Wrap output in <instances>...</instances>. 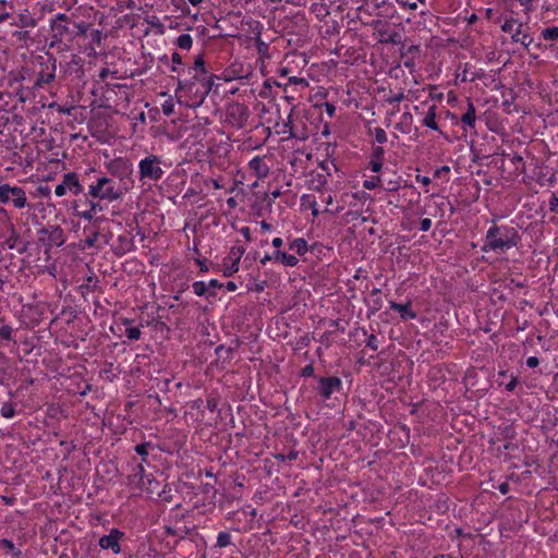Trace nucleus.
Masks as SVG:
<instances>
[{
  "label": "nucleus",
  "mask_w": 558,
  "mask_h": 558,
  "mask_svg": "<svg viewBox=\"0 0 558 558\" xmlns=\"http://www.w3.org/2000/svg\"><path fill=\"white\" fill-rule=\"evenodd\" d=\"M238 252L239 254L235 257L229 256L225 258V265L227 266L225 269V276H231L233 272L238 271L241 256L244 254V247L239 246Z\"/></svg>",
  "instance_id": "obj_23"
},
{
  "label": "nucleus",
  "mask_w": 558,
  "mask_h": 558,
  "mask_svg": "<svg viewBox=\"0 0 558 558\" xmlns=\"http://www.w3.org/2000/svg\"><path fill=\"white\" fill-rule=\"evenodd\" d=\"M247 169L252 175L256 178V180L251 183L252 187L257 185V180L264 179L269 174L270 167L266 162V157L255 156L248 161Z\"/></svg>",
  "instance_id": "obj_12"
},
{
  "label": "nucleus",
  "mask_w": 558,
  "mask_h": 558,
  "mask_svg": "<svg viewBox=\"0 0 558 558\" xmlns=\"http://www.w3.org/2000/svg\"><path fill=\"white\" fill-rule=\"evenodd\" d=\"M385 150L381 146H376L373 148L372 159L373 160H380L384 158Z\"/></svg>",
  "instance_id": "obj_54"
},
{
  "label": "nucleus",
  "mask_w": 558,
  "mask_h": 558,
  "mask_svg": "<svg viewBox=\"0 0 558 558\" xmlns=\"http://www.w3.org/2000/svg\"><path fill=\"white\" fill-rule=\"evenodd\" d=\"M160 165L161 160L156 155H149L142 159L138 163L140 180L143 183L160 180L165 174Z\"/></svg>",
  "instance_id": "obj_8"
},
{
  "label": "nucleus",
  "mask_w": 558,
  "mask_h": 558,
  "mask_svg": "<svg viewBox=\"0 0 558 558\" xmlns=\"http://www.w3.org/2000/svg\"><path fill=\"white\" fill-rule=\"evenodd\" d=\"M541 37L545 41L555 43L558 41V26L546 27L541 32Z\"/></svg>",
  "instance_id": "obj_30"
},
{
  "label": "nucleus",
  "mask_w": 558,
  "mask_h": 558,
  "mask_svg": "<svg viewBox=\"0 0 558 558\" xmlns=\"http://www.w3.org/2000/svg\"><path fill=\"white\" fill-rule=\"evenodd\" d=\"M56 63L57 59L52 54H47V60L41 62V70L35 82L37 86L50 84L54 80Z\"/></svg>",
  "instance_id": "obj_13"
},
{
  "label": "nucleus",
  "mask_w": 558,
  "mask_h": 558,
  "mask_svg": "<svg viewBox=\"0 0 558 558\" xmlns=\"http://www.w3.org/2000/svg\"><path fill=\"white\" fill-rule=\"evenodd\" d=\"M545 48L550 51L556 60H558V45L555 43H548L546 44Z\"/></svg>",
  "instance_id": "obj_60"
},
{
  "label": "nucleus",
  "mask_w": 558,
  "mask_h": 558,
  "mask_svg": "<svg viewBox=\"0 0 558 558\" xmlns=\"http://www.w3.org/2000/svg\"><path fill=\"white\" fill-rule=\"evenodd\" d=\"M194 293L198 296L205 295L207 292L209 295H214V292H209L207 284L204 281H195L192 284Z\"/></svg>",
  "instance_id": "obj_38"
},
{
  "label": "nucleus",
  "mask_w": 558,
  "mask_h": 558,
  "mask_svg": "<svg viewBox=\"0 0 558 558\" xmlns=\"http://www.w3.org/2000/svg\"><path fill=\"white\" fill-rule=\"evenodd\" d=\"M270 259H274L276 263H280V264H283V265L290 266V267H293L299 263V258L296 256L288 254V253L279 251V250L275 251L272 256L265 255L260 259V263L265 264L266 260H270Z\"/></svg>",
  "instance_id": "obj_18"
},
{
  "label": "nucleus",
  "mask_w": 558,
  "mask_h": 558,
  "mask_svg": "<svg viewBox=\"0 0 558 558\" xmlns=\"http://www.w3.org/2000/svg\"><path fill=\"white\" fill-rule=\"evenodd\" d=\"M0 548L10 550L14 558L21 557V550H16L13 542L8 538L0 539Z\"/></svg>",
  "instance_id": "obj_36"
},
{
  "label": "nucleus",
  "mask_w": 558,
  "mask_h": 558,
  "mask_svg": "<svg viewBox=\"0 0 558 558\" xmlns=\"http://www.w3.org/2000/svg\"><path fill=\"white\" fill-rule=\"evenodd\" d=\"M1 415L4 418H11L15 414L14 404L12 402H4L0 410Z\"/></svg>",
  "instance_id": "obj_40"
},
{
  "label": "nucleus",
  "mask_w": 558,
  "mask_h": 558,
  "mask_svg": "<svg viewBox=\"0 0 558 558\" xmlns=\"http://www.w3.org/2000/svg\"><path fill=\"white\" fill-rule=\"evenodd\" d=\"M217 408H218V401L216 400V398H214V397L207 398V400H206V409L209 412L214 413L217 410Z\"/></svg>",
  "instance_id": "obj_55"
},
{
  "label": "nucleus",
  "mask_w": 558,
  "mask_h": 558,
  "mask_svg": "<svg viewBox=\"0 0 558 558\" xmlns=\"http://www.w3.org/2000/svg\"><path fill=\"white\" fill-rule=\"evenodd\" d=\"M432 227V220L429 218H424L420 221V230L421 231H428Z\"/></svg>",
  "instance_id": "obj_62"
},
{
  "label": "nucleus",
  "mask_w": 558,
  "mask_h": 558,
  "mask_svg": "<svg viewBox=\"0 0 558 558\" xmlns=\"http://www.w3.org/2000/svg\"><path fill=\"white\" fill-rule=\"evenodd\" d=\"M379 181H380L379 177L372 178L371 180H365L363 182V187L366 190H374L378 185Z\"/></svg>",
  "instance_id": "obj_50"
},
{
  "label": "nucleus",
  "mask_w": 558,
  "mask_h": 558,
  "mask_svg": "<svg viewBox=\"0 0 558 558\" xmlns=\"http://www.w3.org/2000/svg\"><path fill=\"white\" fill-rule=\"evenodd\" d=\"M558 207V194H553L549 198V208L551 211H555Z\"/></svg>",
  "instance_id": "obj_64"
},
{
  "label": "nucleus",
  "mask_w": 558,
  "mask_h": 558,
  "mask_svg": "<svg viewBox=\"0 0 558 558\" xmlns=\"http://www.w3.org/2000/svg\"><path fill=\"white\" fill-rule=\"evenodd\" d=\"M166 532L169 535L184 537L190 531L186 525H166Z\"/></svg>",
  "instance_id": "obj_32"
},
{
  "label": "nucleus",
  "mask_w": 558,
  "mask_h": 558,
  "mask_svg": "<svg viewBox=\"0 0 558 558\" xmlns=\"http://www.w3.org/2000/svg\"><path fill=\"white\" fill-rule=\"evenodd\" d=\"M147 476L148 475H143V474L137 475V473L133 472V474H131L129 476V481L132 485H135L141 489V488H143V485L145 484Z\"/></svg>",
  "instance_id": "obj_41"
},
{
  "label": "nucleus",
  "mask_w": 558,
  "mask_h": 558,
  "mask_svg": "<svg viewBox=\"0 0 558 558\" xmlns=\"http://www.w3.org/2000/svg\"><path fill=\"white\" fill-rule=\"evenodd\" d=\"M289 83L294 85H301L302 88H306L308 86V83L305 78H300L296 76L289 77Z\"/></svg>",
  "instance_id": "obj_58"
},
{
  "label": "nucleus",
  "mask_w": 558,
  "mask_h": 558,
  "mask_svg": "<svg viewBox=\"0 0 558 558\" xmlns=\"http://www.w3.org/2000/svg\"><path fill=\"white\" fill-rule=\"evenodd\" d=\"M13 329L9 325H3L0 327V338L7 341L12 340Z\"/></svg>",
  "instance_id": "obj_44"
},
{
  "label": "nucleus",
  "mask_w": 558,
  "mask_h": 558,
  "mask_svg": "<svg viewBox=\"0 0 558 558\" xmlns=\"http://www.w3.org/2000/svg\"><path fill=\"white\" fill-rule=\"evenodd\" d=\"M436 118H437V106L436 105H432L428 108V111H427L425 118L423 119V125L428 128V129H432L434 131H438L439 128H438V124L436 122Z\"/></svg>",
  "instance_id": "obj_27"
},
{
  "label": "nucleus",
  "mask_w": 558,
  "mask_h": 558,
  "mask_svg": "<svg viewBox=\"0 0 558 558\" xmlns=\"http://www.w3.org/2000/svg\"><path fill=\"white\" fill-rule=\"evenodd\" d=\"M327 183V179L325 174L318 173L313 180V184H316L315 189L319 190Z\"/></svg>",
  "instance_id": "obj_51"
},
{
  "label": "nucleus",
  "mask_w": 558,
  "mask_h": 558,
  "mask_svg": "<svg viewBox=\"0 0 558 558\" xmlns=\"http://www.w3.org/2000/svg\"><path fill=\"white\" fill-rule=\"evenodd\" d=\"M37 193H38V195H40L43 197H49L50 196V189L47 185H39L37 187Z\"/></svg>",
  "instance_id": "obj_63"
},
{
  "label": "nucleus",
  "mask_w": 558,
  "mask_h": 558,
  "mask_svg": "<svg viewBox=\"0 0 558 558\" xmlns=\"http://www.w3.org/2000/svg\"><path fill=\"white\" fill-rule=\"evenodd\" d=\"M133 247V239L128 233H124L118 236L117 244L112 250L116 256H122L130 252Z\"/></svg>",
  "instance_id": "obj_19"
},
{
  "label": "nucleus",
  "mask_w": 558,
  "mask_h": 558,
  "mask_svg": "<svg viewBox=\"0 0 558 558\" xmlns=\"http://www.w3.org/2000/svg\"><path fill=\"white\" fill-rule=\"evenodd\" d=\"M517 23H518V22H517V20H507V21L502 24V26H501L502 32H505V33H512V34H513V33H514V31H515V29H513V26H514V24H517Z\"/></svg>",
  "instance_id": "obj_52"
},
{
  "label": "nucleus",
  "mask_w": 558,
  "mask_h": 558,
  "mask_svg": "<svg viewBox=\"0 0 558 558\" xmlns=\"http://www.w3.org/2000/svg\"><path fill=\"white\" fill-rule=\"evenodd\" d=\"M89 35H90L92 43H95L97 45L101 44L104 35L100 29H93Z\"/></svg>",
  "instance_id": "obj_48"
},
{
  "label": "nucleus",
  "mask_w": 558,
  "mask_h": 558,
  "mask_svg": "<svg viewBox=\"0 0 558 558\" xmlns=\"http://www.w3.org/2000/svg\"><path fill=\"white\" fill-rule=\"evenodd\" d=\"M124 533L118 529H111L108 535L100 537L98 544L102 549H110L113 554L121 553L120 539Z\"/></svg>",
  "instance_id": "obj_14"
},
{
  "label": "nucleus",
  "mask_w": 558,
  "mask_h": 558,
  "mask_svg": "<svg viewBox=\"0 0 558 558\" xmlns=\"http://www.w3.org/2000/svg\"><path fill=\"white\" fill-rule=\"evenodd\" d=\"M301 376H303V377H313L314 376V366L312 363L302 368Z\"/></svg>",
  "instance_id": "obj_59"
},
{
  "label": "nucleus",
  "mask_w": 558,
  "mask_h": 558,
  "mask_svg": "<svg viewBox=\"0 0 558 558\" xmlns=\"http://www.w3.org/2000/svg\"><path fill=\"white\" fill-rule=\"evenodd\" d=\"M89 29V24L85 23V22H81V23H76L75 21H73V40L76 38V37H80V36H85L87 34Z\"/></svg>",
  "instance_id": "obj_34"
},
{
  "label": "nucleus",
  "mask_w": 558,
  "mask_h": 558,
  "mask_svg": "<svg viewBox=\"0 0 558 558\" xmlns=\"http://www.w3.org/2000/svg\"><path fill=\"white\" fill-rule=\"evenodd\" d=\"M217 544L219 547H225L230 544V535L226 532H221L218 535Z\"/></svg>",
  "instance_id": "obj_47"
},
{
  "label": "nucleus",
  "mask_w": 558,
  "mask_h": 558,
  "mask_svg": "<svg viewBox=\"0 0 558 558\" xmlns=\"http://www.w3.org/2000/svg\"><path fill=\"white\" fill-rule=\"evenodd\" d=\"M366 347H368L373 351H376L378 349V339L375 335L372 333L367 337Z\"/></svg>",
  "instance_id": "obj_49"
},
{
  "label": "nucleus",
  "mask_w": 558,
  "mask_h": 558,
  "mask_svg": "<svg viewBox=\"0 0 558 558\" xmlns=\"http://www.w3.org/2000/svg\"><path fill=\"white\" fill-rule=\"evenodd\" d=\"M73 208L75 211V216H78L81 218L88 220V225H92L97 218L88 208L84 209V210H80L78 205H76V204L74 205Z\"/></svg>",
  "instance_id": "obj_35"
},
{
  "label": "nucleus",
  "mask_w": 558,
  "mask_h": 558,
  "mask_svg": "<svg viewBox=\"0 0 558 558\" xmlns=\"http://www.w3.org/2000/svg\"><path fill=\"white\" fill-rule=\"evenodd\" d=\"M520 242L521 235L515 228L494 223L486 232L485 242L481 251L500 254L512 247H517Z\"/></svg>",
  "instance_id": "obj_3"
},
{
  "label": "nucleus",
  "mask_w": 558,
  "mask_h": 558,
  "mask_svg": "<svg viewBox=\"0 0 558 558\" xmlns=\"http://www.w3.org/2000/svg\"><path fill=\"white\" fill-rule=\"evenodd\" d=\"M461 122L464 124V125H468L470 128H474L475 126V122H476V110H475V107L473 105L472 101H468V109H466V112L464 114H462L461 117Z\"/></svg>",
  "instance_id": "obj_28"
},
{
  "label": "nucleus",
  "mask_w": 558,
  "mask_h": 558,
  "mask_svg": "<svg viewBox=\"0 0 558 558\" xmlns=\"http://www.w3.org/2000/svg\"><path fill=\"white\" fill-rule=\"evenodd\" d=\"M122 324L126 326L124 335L129 340H138L141 338V329L138 327L129 326L131 324V319L122 318Z\"/></svg>",
  "instance_id": "obj_29"
},
{
  "label": "nucleus",
  "mask_w": 558,
  "mask_h": 558,
  "mask_svg": "<svg viewBox=\"0 0 558 558\" xmlns=\"http://www.w3.org/2000/svg\"><path fill=\"white\" fill-rule=\"evenodd\" d=\"M52 35V41L50 47H53L56 43H72L73 41V20L64 13H59L50 23Z\"/></svg>",
  "instance_id": "obj_7"
},
{
  "label": "nucleus",
  "mask_w": 558,
  "mask_h": 558,
  "mask_svg": "<svg viewBox=\"0 0 558 558\" xmlns=\"http://www.w3.org/2000/svg\"><path fill=\"white\" fill-rule=\"evenodd\" d=\"M390 310L398 312L400 317L404 320L416 318V313L412 310V304L410 301H408L405 304H399L391 301Z\"/></svg>",
  "instance_id": "obj_22"
},
{
  "label": "nucleus",
  "mask_w": 558,
  "mask_h": 558,
  "mask_svg": "<svg viewBox=\"0 0 558 558\" xmlns=\"http://www.w3.org/2000/svg\"><path fill=\"white\" fill-rule=\"evenodd\" d=\"M220 27H234L236 31H240L244 25V17L241 15V12H229L225 17L220 21Z\"/></svg>",
  "instance_id": "obj_20"
},
{
  "label": "nucleus",
  "mask_w": 558,
  "mask_h": 558,
  "mask_svg": "<svg viewBox=\"0 0 558 558\" xmlns=\"http://www.w3.org/2000/svg\"><path fill=\"white\" fill-rule=\"evenodd\" d=\"M150 446L149 442H143V444H138L135 446L134 450L135 452L142 457V462L141 463H145L147 462V457H148V447Z\"/></svg>",
  "instance_id": "obj_39"
},
{
  "label": "nucleus",
  "mask_w": 558,
  "mask_h": 558,
  "mask_svg": "<svg viewBox=\"0 0 558 558\" xmlns=\"http://www.w3.org/2000/svg\"><path fill=\"white\" fill-rule=\"evenodd\" d=\"M375 140L379 144H384L387 142V134L384 129H381V128L375 129Z\"/></svg>",
  "instance_id": "obj_46"
},
{
  "label": "nucleus",
  "mask_w": 558,
  "mask_h": 558,
  "mask_svg": "<svg viewBox=\"0 0 558 558\" xmlns=\"http://www.w3.org/2000/svg\"><path fill=\"white\" fill-rule=\"evenodd\" d=\"M12 202L15 208H23L27 203L25 191L20 186H11L10 184L0 185V204Z\"/></svg>",
  "instance_id": "obj_10"
},
{
  "label": "nucleus",
  "mask_w": 558,
  "mask_h": 558,
  "mask_svg": "<svg viewBox=\"0 0 558 558\" xmlns=\"http://www.w3.org/2000/svg\"><path fill=\"white\" fill-rule=\"evenodd\" d=\"M294 117H295V106H293L291 108L288 119L283 123V130H291V129L295 128V124H293Z\"/></svg>",
  "instance_id": "obj_45"
},
{
  "label": "nucleus",
  "mask_w": 558,
  "mask_h": 558,
  "mask_svg": "<svg viewBox=\"0 0 558 558\" xmlns=\"http://www.w3.org/2000/svg\"><path fill=\"white\" fill-rule=\"evenodd\" d=\"M109 220L105 217H97L92 225H86L83 228V234L85 235V246L87 247H101L109 243L112 238V233L108 228Z\"/></svg>",
  "instance_id": "obj_5"
},
{
  "label": "nucleus",
  "mask_w": 558,
  "mask_h": 558,
  "mask_svg": "<svg viewBox=\"0 0 558 558\" xmlns=\"http://www.w3.org/2000/svg\"><path fill=\"white\" fill-rule=\"evenodd\" d=\"M283 134H287L286 138H296L299 141H306L310 136L307 126L305 123H302V125H295L294 129L291 130H283Z\"/></svg>",
  "instance_id": "obj_24"
},
{
  "label": "nucleus",
  "mask_w": 558,
  "mask_h": 558,
  "mask_svg": "<svg viewBox=\"0 0 558 558\" xmlns=\"http://www.w3.org/2000/svg\"><path fill=\"white\" fill-rule=\"evenodd\" d=\"M227 84L229 86L225 89L226 94L234 95V94H236L240 90V86L241 85L239 83L238 84H233V82H232V83H227Z\"/></svg>",
  "instance_id": "obj_61"
},
{
  "label": "nucleus",
  "mask_w": 558,
  "mask_h": 558,
  "mask_svg": "<svg viewBox=\"0 0 558 558\" xmlns=\"http://www.w3.org/2000/svg\"><path fill=\"white\" fill-rule=\"evenodd\" d=\"M227 118L232 125L241 129L244 124V106L239 102L230 105L227 109Z\"/></svg>",
  "instance_id": "obj_17"
},
{
  "label": "nucleus",
  "mask_w": 558,
  "mask_h": 558,
  "mask_svg": "<svg viewBox=\"0 0 558 558\" xmlns=\"http://www.w3.org/2000/svg\"><path fill=\"white\" fill-rule=\"evenodd\" d=\"M221 28L226 31L225 36L232 37V38H238V39L241 38L240 31H236L234 27L228 26V27H221Z\"/></svg>",
  "instance_id": "obj_53"
},
{
  "label": "nucleus",
  "mask_w": 558,
  "mask_h": 558,
  "mask_svg": "<svg viewBox=\"0 0 558 558\" xmlns=\"http://www.w3.org/2000/svg\"><path fill=\"white\" fill-rule=\"evenodd\" d=\"M160 486V482L151 474H149L145 481V484L143 485V488L141 489L145 490L149 495V498H154L159 494Z\"/></svg>",
  "instance_id": "obj_25"
},
{
  "label": "nucleus",
  "mask_w": 558,
  "mask_h": 558,
  "mask_svg": "<svg viewBox=\"0 0 558 558\" xmlns=\"http://www.w3.org/2000/svg\"><path fill=\"white\" fill-rule=\"evenodd\" d=\"M511 39L514 43H520L525 48V50L527 51V53L530 54L531 58H533L535 60L538 58L537 53L531 52V50H530V47L533 44V37L530 34L523 32L522 23L518 24V27L515 28L514 33L512 34Z\"/></svg>",
  "instance_id": "obj_16"
},
{
  "label": "nucleus",
  "mask_w": 558,
  "mask_h": 558,
  "mask_svg": "<svg viewBox=\"0 0 558 558\" xmlns=\"http://www.w3.org/2000/svg\"><path fill=\"white\" fill-rule=\"evenodd\" d=\"M49 108H56L59 113H64V114H71V111L73 110V107L65 108L56 102H51L49 105Z\"/></svg>",
  "instance_id": "obj_56"
},
{
  "label": "nucleus",
  "mask_w": 558,
  "mask_h": 558,
  "mask_svg": "<svg viewBox=\"0 0 558 558\" xmlns=\"http://www.w3.org/2000/svg\"><path fill=\"white\" fill-rule=\"evenodd\" d=\"M193 39L190 34H182L177 39V45L181 49L189 50L192 47Z\"/></svg>",
  "instance_id": "obj_37"
},
{
  "label": "nucleus",
  "mask_w": 558,
  "mask_h": 558,
  "mask_svg": "<svg viewBox=\"0 0 558 558\" xmlns=\"http://www.w3.org/2000/svg\"><path fill=\"white\" fill-rule=\"evenodd\" d=\"M403 99H404V94L402 92H400L398 94H395V95L388 97L387 102L390 105H393V104H399Z\"/></svg>",
  "instance_id": "obj_57"
},
{
  "label": "nucleus",
  "mask_w": 558,
  "mask_h": 558,
  "mask_svg": "<svg viewBox=\"0 0 558 558\" xmlns=\"http://www.w3.org/2000/svg\"><path fill=\"white\" fill-rule=\"evenodd\" d=\"M125 190L126 189H122L121 184L112 179L101 177L97 180L96 184L89 186L88 195L94 198L113 202L119 199Z\"/></svg>",
  "instance_id": "obj_6"
},
{
  "label": "nucleus",
  "mask_w": 558,
  "mask_h": 558,
  "mask_svg": "<svg viewBox=\"0 0 558 558\" xmlns=\"http://www.w3.org/2000/svg\"><path fill=\"white\" fill-rule=\"evenodd\" d=\"M214 77L213 74L204 77L194 74L190 80H178L175 93L179 101L182 102L181 99L184 98L186 107H199L213 88Z\"/></svg>",
  "instance_id": "obj_2"
},
{
  "label": "nucleus",
  "mask_w": 558,
  "mask_h": 558,
  "mask_svg": "<svg viewBox=\"0 0 558 558\" xmlns=\"http://www.w3.org/2000/svg\"><path fill=\"white\" fill-rule=\"evenodd\" d=\"M63 183L70 192L78 195L83 192V186L80 183L78 177L75 172H68L63 174Z\"/></svg>",
  "instance_id": "obj_21"
},
{
  "label": "nucleus",
  "mask_w": 558,
  "mask_h": 558,
  "mask_svg": "<svg viewBox=\"0 0 558 558\" xmlns=\"http://www.w3.org/2000/svg\"><path fill=\"white\" fill-rule=\"evenodd\" d=\"M289 248L295 251L299 255H304L307 252V242L304 239H294Z\"/></svg>",
  "instance_id": "obj_31"
},
{
  "label": "nucleus",
  "mask_w": 558,
  "mask_h": 558,
  "mask_svg": "<svg viewBox=\"0 0 558 558\" xmlns=\"http://www.w3.org/2000/svg\"><path fill=\"white\" fill-rule=\"evenodd\" d=\"M246 24L248 25L247 32L251 34L250 36L246 35V56L251 54L256 57V68H258L260 74L265 76V59L269 58V46L260 39V25L258 22H250Z\"/></svg>",
  "instance_id": "obj_4"
},
{
  "label": "nucleus",
  "mask_w": 558,
  "mask_h": 558,
  "mask_svg": "<svg viewBox=\"0 0 558 558\" xmlns=\"http://www.w3.org/2000/svg\"><path fill=\"white\" fill-rule=\"evenodd\" d=\"M342 389V380L337 376L320 377L315 390L324 399L329 400L333 392Z\"/></svg>",
  "instance_id": "obj_11"
},
{
  "label": "nucleus",
  "mask_w": 558,
  "mask_h": 558,
  "mask_svg": "<svg viewBox=\"0 0 558 558\" xmlns=\"http://www.w3.org/2000/svg\"><path fill=\"white\" fill-rule=\"evenodd\" d=\"M11 229V235L5 240V245L10 250H13L15 247L16 241L19 240V233L15 231L14 226L10 223Z\"/></svg>",
  "instance_id": "obj_42"
},
{
  "label": "nucleus",
  "mask_w": 558,
  "mask_h": 558,
  "mask_svg": "<svg viewBox=\"0 0 558 558\" xmlns=\"http://www.w3.org/2000/svg\"><path fill=\"white\" fill-rule=\"evenodd\" d=\"M243 72V63L234 61L223 70L221 77L225 80L226 83H232L235 81L239 82L240 85H242L244 80Z\"/></svg>",
  "instance_id": "obj_15"
},
{
  "label": "nucleus",
  "mask_w": 558,
  "mask_h": 558,
  "mask_svg": "<svg viewBox=\"0 0 558 558\" xmlns=\"http://www.w3.org/2000/svg\"><path fill=\"white\" fill-rule=\"evenodd\" d=\"M253 77L252 73H246V85H252L250 95L246 94V102L252 105V111L250 112L251 124L254 125L256 131H259L264 135V141L270 135L269 128L265 126L262 119L264 114L268 112V107L264 101L258 100V97L263 99H269L271 96L272 83L269 78H265L259 87H253L254 83L251 82ZM248 114H246V119Z\"/></svg>",
  "instance_id": "obj_1"
},
{
  "label": "nucleus",
  "mask_w": 558,
  "mask_h": 558,
  "mask_svg": "<svg viewBox=\"0 0 558 558\" xmlns=\"http://www.w3.org/2000/svg\"><path fill=\"white\" fill-rule=\"evenodd\" d=\"M195 72V74H198V76L204 77L208 76L207 71L205 68V61L203 56L198 54L194 60V66L191 69Z\"/></svg>",
  "instance_id": "obj_33"
},
{
  "label": "nucleus",
  "mask_w": 558,
  "mask_h": 558,
  "mask_svg": "<svg viewBox=\"0 0 558 558\" xmlns=\"http://www.w3.org/2000/svg\"><path fill=\"white\" fill-rule=\"evenodd\" d=\"M38 242L50 250L52 246H61L65 243L64 231L60 226L43 227L37 231Z\"/></svg>",
  "instance_id": "obj_9"
},
{
  "label": "nucleus",
  "mask_w": 558,
  "mask_h": 558,
  "mask_svg": "<svg viewBox=\"0 0 558 558\" xmlns=\"http://www.w3.org/2000/svg\"><path fill=\"white\" fill-rule=\"evenodd\" d=\"M111 172L119 175H128L132 173L131 165L123 159L113 160L110 166Z\"/></svg>",
  "instance_id": "obj_26"
},
{
  "label": "nucleus",
  "mask_w": 558,
  "mask_h": 558,
  "mask_svg": "<svg viewBox=\"0 0 558 558\" xmlns=\"http://www.w3.org/2000/svg\"><path fill=\"white\" fill-rule=\"evenodd\" d=\"M171 490V487H169V485L166 484L163 488L159 490L157 497L161 498L163 501L170 502L172 500Z\"/></svg>",
  "instance_id": "obj_43"
}]
</instances>
